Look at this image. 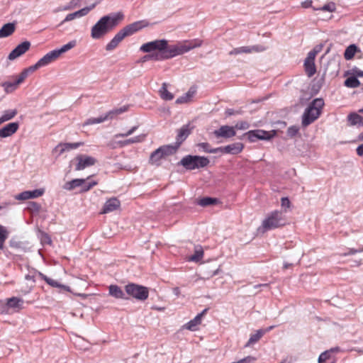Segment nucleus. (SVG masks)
I'll list each match as a JSON object with an SVG mask.
<instances>
[{"label": "nucleus", "instance_id": "13d9d810", "mask_svg": "<svg viewBox=\"0 0 363 363\" xmlns=\"http://www.w3.org/2000/svg\"><path fill=\"white\" fill-rule=\"evenodd\" d=\"M281 205L282 208H289L291 206V202L287 197H283L281 199Z\"/></svg>", "mask_w": 363, "mask_h": 363}, {"label": "nucleus", "instance_id": "c85d7f7f", "mask_svg": "<svg viewBox=\"0 0 363 363\" xmlns=\"http://www.w3.org/2000/svg\"><path fill=\"white\" fill-rule=\"evenodd\" d=\"M36 70L34 65L30 66L29 67L24 69L17 77H16V81L19 85L22 84L24 80L28 77V75Z\"/></svg>", "mask_w": 363, "mask_h": 363}, {"label": "nucleus", "instance_id": "473e14b6", "mask_svg": "<svg viewBox=\"0 0 363 363\" xmlns=\"http://www.w3.org/2000/svg\"><path fill=\"white\" fill-rule=\"evenodd\" d=\"M265 334V331L263 329H259L255 332V333L252 334L245 345V347H250L257 342H258L260 338Z\"/></svg>", "mask_w": 363, "mask_h": 363}, {"label": "nucleus", "instance_id": "09e8293b", "mask_svg": "<svg viewBox=\"0 0 363 363\" xmlns=\"http://www.w3.org/2000/svg\"><path fill=\"white\" fill-rule=\"evenodd\" d=\"M146 43H144L143 44L140 48V50L143 52H145V53H148L149 55H145L144 57H143V61H146V60H152V61H163L164 60H155L152 57V55H154L155 54L157 53V50H152V51H150V52H146V51H144V50H143V47L146 45Z\"/></svg>", "mask_w": 363, "mask_h": 363}, {"label": "nucleus", "instance_id": "423d86ee", "mask_svg": "<svg viewBox=\"0 0 363 363\" xmlns=\"http://www.w3.org/2000/svg\"><path fill=\"white\" fill-rule=\"evenodd\" d=\"M177 146L172 145H163L155 150L150 157V162L154 165H160V160L166 156L176 152Z\"/></svg>", "mask_w": 363, "mask_h": 363}, {"label": "nucleus", "instance_id": "69168bd1", "mask_svg": "<svg viewBox=\"0 0 363 363\" xmlns=\"http://www.w3.org/2000/svg\"><path fill=\"white\" fill-rule=\"evenodd\" d=\"M356 151H357V154L359 155V156H363V144L359 145L357 149H356Z\"/></svg>", "mask_w": 363, "mask_h": 363}, {"label": "nucleus", "instance_id": "0e129e2a", "mask_svg": "<svg viewBox=\"0 0 363 363\" xmlns=\"http://www.w3.org/2000/svg\"><path fill=\"white\" fill-rule=\"evenodd\" d=\"M353 74H354V77H363V71L362 70H360L358 69H354Z\"/></svg>", "mask_w": 363, "mask_h": 363}, {"label": "nucleus", "instance_id": "4be33fe9", "mask_svg": "<svg viewBox=\"0 0 363 363\" xmlns=\"http://www.w3.org/2000/svg\"><path fill=\"white\" fill-rule=\"evenodd\" d=\"M208 309L205 308L201 313H199L194 319L189 321L185 328L189 330L195 331L197 327L201 323L203 315L207 312Z\"/></svg>", "mask_w": 363, "mask_h": 363}, {"label": "nucleus", "instance_id": "6ab92c4d", "mask_svg": "<svg viewBox=\"0 0 363 363\" xmlns=\"http://www.w3.org/2000/svg\"><path fill=\"white\" fill-rule=\"evenodd\" d=\"M19 124L17 122L10 123L0 128V138H7L14 134L18 129Z\"/></svg>", "mask_w": 363, "mask_h": 363}, {"label": "nucleus", "instance_id": "cd10ccee", "mask_svg": "<svg viewBox=\"0 0 363 363\" xmlns=\"http://www.w3.org/2000/svg\"><path fill=\"white\" fill-rule=\"evenodd\" d=\"M17 113L18 111L16 108L4 111L1 116H0V125L13 119L17 115Z\"/></svg>", "mask_w": 363, "mask_h": 363}, {"label": "nucleus", "instance_id": "c756f323", "mask_svg": "<svg viewBox=\"0 0 363 363\" xmlns=\"http://www.w3.org/2000/svg\"><path fill=\"white\" fill-rule=\"evenodd\" d=\"M145 138H146L145 134H141V135H137L135 137L127 139L125 140L120 141V142H118V144L120 145V146L124 147V146H127V145H129L133 144V143H142L145 140Z\"/></svg>", "mask_w": 363, "mask_h": 363}, {"label": "nucleus", "instance_id": "a19ab883", "mask_svg": "<svg viewBox=\"0 0 363 363\" xmlns=\"http://www.w3.org/2000/svg\"><path fill=\"white\" fill-rule=\"evenodd\" d=\"M76 41L75 40H72L70 42H69L68 43L62 45L60 48L59 49H55V50L57 51V52L58 53V55L60 56L62 54L69 51V50L72 49L73 48H74L76 46Z\"/></svg>", "mask_w": 363, "mask_h": 363}, {"label": "nucleus", "instance_id": "052dcab7", "mask_svg": "<svg viewBox=\"0 0 363 363\" xmlns=\"http://www.w3.org/2000/svg\"><path fill=\"white\" fill-rule=\"evenodd\" d=\"M242 113L241 111H235L232 108H228L225 111V114L228 116L235 115V114H240Z\"/></svg>", "mask_w": 363, "mask_h": 363}, {"label": "nucleus", "instance_id": "8fccbe9b", "mask_svg": "<svg viewBox=\"0 0 363 363\" xmlns=\"http://www.w3.org/2000/svg\"><path fill=\"white\" fill-rule=\"evenodd\" d=\"M89 179L88 177L86 179H85V184H82V191L85 192L91 189L93 186L97 184L96 182H87V180Z\"/></svg>", "mask_w": 363, "mask_h": 363}, {"label": "nucleus", "instance_id": "ea45409f", "mask_svg": "<svg viewBox=\"0 0 363 363\" xmlns=\"http://www.w3.org/2000/svg\"><path fill=\"white\" fill-rule=\"evenodd\" d=\"M218 203V200L211 197H203L199 199L197 203L201 206H208L216 204Z\"/></svg>", "mask_w": 363, "mask_h": 363}, {"label": "nucleus", "instance_id": "bb28decb", "mask_svg": "<svg viewBox=\"0 0 363 363\" xmlns=\"http://www.w3.org/2000/svg\"><path fill=\"white\" fill-rule=\"evenodd\" d=\"M267 47L262 45H256L252 46H242L240 47V54L242 53H252V52H260L265 51Z\"/></svg>", "mask_w": 363, "mask_h": 363}, {"label": "nucleus", "instance_id": "7c9ffc66", "mask_svg": "<svg viewBox=\"0 0 363 363\" xmlns=\"http://www.w3.org/2000/svg\"><path fill=\"white\" fill-rule=\"evenodd\" d=\"M85 184L84 179H74L72 181L66 182L63 188L66 190L71 191L76 187H82V184Z\"/></svg>", "mask_w": 363, "mask_h": 363}, {"label": "nucleus", "instance_id": "2f4dec72", "mask_svg": "<svg viewBox=\"0 0 363 363\" xmlns=\"http://www.w3.org/2000/svg\"><path fill=\"white\" fill-rule=\"evenodd\" d=\"M350 125L363 126V117L357 113H351L347 116Z\"/></svg>", "mask_w": 363, "mask_h": 363}, {"label": "nucleus", "instance_id": "39448f33", "mask_svg": "<svg viewBox=\"0 0 363 363\" xmlns=\"http://www.w3.org/2000/svg\"><path fill=\"white\" fill-rule=\"evenodd\" d=\"M208 163L209 160L207 157L196 155H186L180 161V164L189 170L204 167Z\"/></svg>", "mask_w": 363, "mask_h": 363}, {"label": "nucleus", "instance_id": "e433bc0d", "mask_svg": "<svg viewBox=\"0 0 363 363\" xmlns=\"http://www.w3.org/2000/svg\"><path fill=\"white\" fill-rule=\"evenodd\" d=\"M108 119V118L107 114L106 113L104 116H101L98 118H90L87 119L84 123L83 125L85 126V125H90L101 123H103V122L107 121Z\"/></svg>", "mask_w": 363, "mask_h": 363}, {"label": "nucleus", "instance_id": "79ce46f5", "mask_svg": "<svg viewBox=\"0 0 363 363\" xmlns=\"http://www.w3.org/2000/svg\"><path fill=\"white\" fill-rule=\"evenodd\" d=\"M344 84L349 88H357L360 85V82L356 77H350L345 81Z\"/></svg>", "mask_w": 363, "mask_h": 363}, {"label": "nucleus", "instance_id": "680f3d73", "mask_svg": "<svg viewBox=\"0 0 363 363\" xmlns=\"http://www.w3.org/2000/svg\"><path fill=\"white\" fill-rule=\"evenodd\" d=\"M74 8H75V7L74 6V5H73V4H72L69 2V4H67V5L65 6H63V7H62V8H59V9H57V11H69V10H71V9H74Z\"/></svg>", "mask_w": 363, "mask_h": 363}, {"label": "nucleus", "instance_id": "338daca9", "mask_svg": "<svg viewBox=\"0 0 363 363\" xmlns=\"http://www.w3.org/2000/svg\"><path fill=\"white\" fill-rule=\"evenodd\" d=\"M312 1L311 0H307V1H305L302 3V6L304 8H309V7H311L312 6Z\"/></svg>", "mask_w": 363, "mask_h": 363}, {"label": "nucleus", "instance_id": "864d4df0", "mask_svg": "<svg viewBox=\"0 0 363 363\" xmlns=\"http://www.w3.org/2000/svg\"><path fill=\"white\" fill-rule=\"evenodd\" d=\"M233 127L235 128V130H247L250 128V124L247 121H240Z\"/></svg>", "mask_w": 363, "mask_h": 363}, {"label": "nucleus", "instance_id": "6e6d98bb", "mask_svg": "<svg viewBox=\"0 0 363 363\" xmlns=\"http://www.w3.org/2000/svg\"><path fill=\"white\" fill-rule=\"evenodd\" d=\"M257 360V358L252 356H247L238 362H235L233 363H255Z\"/></svg>", "mask_w": 363, "mask_h": 363}, {"label": "nucleus", "instance_id": "4468645a", "mask_svg": "<svg viewBox=\"0 0 363 363\" xmlns=\"http://www.w3.org/2000/svg\"><path fill=\"white\" fill-rule=\"evenodd\" d=\"M94 6H95V4H92L90 6L84 7V8H83L79 11H77L74 13L67 14L66 16V17L65 18V19L60 23V25H62L63 23H66V22L71 21L74 19L79 18L86 16L89 13V11L94 8Z\"/></svg>", "mask_w": 363, "mask_h": 363}, {"label": "nucleus", "instance_id": "c03bdc74", "mask_svg": "<svg viewBox=\"0 0 363 363\" xmlns=\"http://www.w3.org/2000/svg\"><path fill=\"white\" fill-rule=\"evenodd\" d=\"M128 106H122L121 108H115V109H113L110 111H108L106 114H107V116H108V119H112L113 118L116 116L117 115H119V114H121L125 111H127L128 110Z\"/></svg>", "mask_w": 363, "mask_h": 363}, {"label": "nucleus", "instance_id": "1a4fd4ad", "mask_svg": "<svg viewBox=\"0 0 363 363\" xmlns=\"http://www.w3.org/2000/svg\"><path fill=\"white\" fill-rule=\"evenodd\" d=\"M277 135V131L274 130L267 131L262 129H257L250 130L245 133L247 139L251 143H255L257 140H269Z\"/></svg>", "mask_w": 363, "mask_h": 363}, {"label": "nucleus", "instance_id": "2eb2a0df", "mask_svg": "<svg viewBox=\"0 0 363 363\" xmlns=\"http://www.w3.org/2000/svg\"><path fill=\"white\" fill-rule=\"evenodd\" d=\"M45 193L44 189H38L33 191H25L15 196V199L20 201L35 199L43 196Z\"/></svg>", "mask_w": 363, "mask_h": 363}, {"label": "nucleus", "instance_id": "dca6fc26", "mask_svg": "<svg viewBox=\"0 0 363 363\" xmlns=\"http://www.w3.org/2000/svg\"><path fill=\"white\" fill-rule=\"evenodd\" d=\"M244 145L241 143H234L225 147H218V152L237 155L242 151Z\"/></svg>", "mask_w": 363, "mask_h": 363}, {"label": "nucleus", "instance_id": "6e6552de", "mask_svg": "<svg viewBox=\"0 0 363 363\" xmlns=\"http://www.w3.org/2000/svg\"><path fill=\"white\" fill-rule=\"evenodd\" d=\"M23 300L18 297L6 299V303L0 301V312L4 314H11L19 311L23 306Z\"/></svg>", "mask_w": 363, "mask_h": 363}, {"label": "nucleus", "instance_id": "a18cd8bd", "mask_svg": "<svg viewBox=\"0 0 363 363\" xmlns=\"http://www.w3.org/2000/svg\"><path fill=\"white\" fill-rule=\"evenodd\" d=\"M304 67L308 77H312L316 72L315 62L305 61Z\"/></svg>", "mask_w": 363, "mask_h": 363}, {"label": "nucleus", "instance_id": "603ef678", "mask_svg": "<svg viewBox=\"0 0 363 363\" xmlns=\"http://www.w3.org/2000/svg\"><path fill=\"white\" fill-rule=\"evenodd\" d=\"M137 129H138V126H133L130 130H128L127 132H125L124 133H118V134L115 135L114 137L116 138L128 137V136L132 135Z\"/></svg>", "mask_w": 363, "mask_h": 363}, {"label": "nucleus", "instance_id": "f8f14e48", "mask_svg": "<svg viewBox=\"0 0 363 363\" xmlns=\"http://www.w3.org/2000/svg\"><path fill=\"white\" fill-rule=\"evenodd\" d=\"M75 160L77 162L75 169L77 171L82 170L88 167L94 165L96 160L94 157L84 155H79L76 157Z\"/></svg>", "mask_w": 363, "mask_h": 363}, {"label": "nucleus", "instance_id": "58836bf2", "mask_svg": "<svg viewBox=\"0 0 363 363\" xmlns=\"http://www.w3.org/2000/svg\"><path fill=\"white\" fill-rule=\"evenodd\" d=\"M358 50V48L354 45H349L344 53V57L347 60H350L353 58L356 52Z\"/></svg>", "mask_w": 363, "mask_h": 363}, {"label": "nucleus", "instance_id": "f3484780", "mask_svg": "<svg viewBox=\"0 0 363 363\" xmlns=\"http://www.w3.org/2000/svg\"><path fill=\"white\" fill-rule=\"evenodd\" d=\"M216 138H229L234 137L236 135L235 128L229 125H222L218 130L213 132Z\"/></svg>", "mask_w": 363, "mask_h": 363}, {"label": "nucleus", "instance_id": "393cba45", "mask_svg": "<svg viewBox=\"0 0 363 363\" xmlns=\"http://www.w3.org/2000/svg\"><path fill=\"white\" fill-rule=\"evenodd\" d=\"M16 30L15 23H8L0 28V38H7L11 35Z\"/></svg>", "mask_w": 363, "mask_h": 363}, {"label": "nucleus", "instance_id": "f257e3e1", "mask_svg": "<svg viewBox=\"0 0 363 363\" xmlns=\"http://www.w3.org/2000/svg\"><path fill=\"white\" fill-rule=\"evenodd\" d=\"M203 41L196 38L179 41L176 44L169 45L165 39L155 40L147 42L143 47L146 52L157 50V53L152 56L155 60H169L178 55H182L190 50L199 48L202 45Z\"/></svg>", "mask_w": 363, "mask_h": 363}, {"label": "nucleus", "instance_id": "774afa93", "mask_svg": "<svg viewBox=\"0 0 363 363\" xmlns=\"http://www.w3.org/2000/svg\"><path fill=\"white\" fill-rule=\"evenodd\" d=\"M239 54H240V48H234L229 52V55H235Z\"/></svg>", "mask_w": 363, "mask_h": 363}, {"label": "nucleus", "instance_id": "9d476101", "mask_svg": "<svg viewBox=\"0 0 363 363\" xmlns=\"http://www.w3.org/2000/svg\"><path fill=\"white\" fill-rule=\"evenodd\" d=\"M149 25L150 23L147 20H141L130 23L121 30L125 36H129L139 31L140 30L149 26Z\"/></svg>", "mask_w": 363, "mask_h": 363}, {"label": "nucleus", "instance_id": "bf43d9fd", "mask_svg": "<svg viewBox=\"0 0 363 363\" xmlns=\"http://www.w3.org/2000/svg\"><path fill=\"white\" fill-rule=\"evenodd\" d=\"M221 271L220 266H219L216 270L213 271L212 272H209L207 274V279L211 278L220 273Z\"/></svg>", "mask_w": 363, "mask_h": 363}, {"label": "nucleus", "instance_id": "e2e57ef3", "mask_svg": "<svg viewBox=\"0 0 363 363\" xmlns=\"http://www.w3.org/2000/svg\"><path fill=\"white\" fill-rule=\"evenodd\" d=\"M38 272H35L33 274H29L26 276V279L29 281H35V278L36 276H38Z\"/></svg>", "mask_w": 363, "mask_h": 363}, {"label": "nucleus", "instance_id": "49530a36", "mask_svg": "<svg viewBox=\"0 0 363 363\" xmlns=\"http://www.w3.org/2000/svg\"><path fill=\"white\" fill-rule=\"evenodd\" d=\"M336 9V6L334 2H329L325 4L323 6L320 8H313L314 11H329L334 12Z\"/></svg>", "mask_w": 363, "mask_h": 363}, {"label": "nucleus", "instance_id": "5701e85b", "mask_svg": "<svg viewBox=\"0 0 363 363\" xmlns=\"http://www.w3.org/2000/svg\"><path fill=\"white\" fill-rule=\"evenodd\" d=\"M126 36L121 30L119 32H118L115 36L113 38V39L106 45V50L107 51H111L114 50L118 44L125 38Z\"/></svg>", "mask_w": 363, "mask_h": 363}, {"label": "nucleus", "instance_id": "5fc2aeb1", "mask_svg": "<svg viewBox=\"0 0 363 363\" xmlns=\"http://www.w3.org/2000/svg\"><path fill=\"white\" fill-rule=\"evenodd\" d=\"M318 52H319V50H316V49H314V50L310 51L308 53L307 57L306 58L305 61L314 62L315 56Z\"/></svg>", "mask_w": 363, "mask_h": 363}, {"label": "nucleus", "instance_id": "20e7f679", "mask_svg": "<svg viewBox=\"0 0 363 363\" xmlns=\"http://www.w3.org/2000/svg\"><path fill=\"white\" fill-rule=\"evenodd\" d=\"M323 106L324 101L323 99H315L303 114L302 125L306 127L315 121L320 116Z\"/></svg>", "mask_w": 363, "mask_h": 363}, {"label": "nucleus", "instance_id": "c9c22d12", "mask_svg": "<svg viewBox=\"0 0 363 363\" xmlns=\"http://www.w3.org/2000/svg\"><path fill=\"white\" fill-rule=\"evenodd\" d=\"M160 94L161 98L165 101H170L174 99V95L167 90L166 83L162 84L160 89Z\"/></svg>", "mask_w": 363, "mask_h": 363}, {"label": "nucleus", "instance_id": "412c9836", "mask_svg": "<svg viewBox=\"0 0 363 363\" xmlns=\"http://www.w3.org/2000/svg\"><path fill=\"white\" fill-rule=\"evenodd\" d=\"M120 201L116 198H111L104 203L101 213H108L118 209L120 207Z\"/></svg>", "mask_w": 363, "mask_h": 363}, {"label": "nucleus", "instance_id": "f704fd0d", "mask_svg": "<svg viewBox=\"0 0 363 363\" xmlns=\"http://www.w3.org/2000/svg\"><path fill=\"white\" fill-rule=\"evenodd\" d=\"M203 257V250L201 246H197L195 247V251L194 255L190 256L188 258V260L190 262H198L202 259Z\"/></svg>", "mask_w": 363, "mask_h": 363}, {"label": "nucleus", "instance_id": "3c124183", "mask_svg": "<svg viewBox=\"0 0 363 363\" xmlns=\"http://www.w3.org/2000/svg\"><path fill=\"white\" fill-rule=\"evenodd\" d=\"M330 358V351H325L322 352L318 357V363H324Z\"/></svg>", "mask_w": 363, "mask_h": 363}, {"label": "nucleus", "instance_id": "4d7b16f0", "mask_svg": "<svg viewBox=\"0 0 363 363\" xmlns=\"http://www.w3.org/2000/svg\"><path fill=\"white\" fill-rule=\"evenodd\" d=\"M298 130L299 128L296 125L290 126L287 129V135L290 137H294L298 133Z\"/></svg>", "mask_w": 363, "mask_h": 363}, {"label": "nucleus", "instance_id": "b1692460", "mask_svg": "<svg viewBox=\"0 0 363 363\" xmlns=\"http://www.w3.org/2000/svg\"><path fill=\"white\" fill-rule=\"evenodd\" d=\"M108 292H109L110 296H111L116 298H120V299H124V300H126L128 298L125 296V294L123 292V291L121 289V288L117 285H110L108 287Z\"/></svg>", "mask_w": 363, "mask_h": 363}, {"label": "nucleus", "instance_id": "72a5a7b5", "mask_svg": "<svg viewBox=\"0 0 363 363\" xmlns=\"http://www.w3.org/2000/svg\"><path fill=\"white\" fill-rule=\"evenodd\" d=\"M1 86L4 88L6 93L10 94L16 91L19 84H17V82L15 80L14 82H4L1 83Z\"/></svg>", "mask_w": 363, "mask_h": 363}, {"label": "nucleus", "instance_id": "4c0bfd02", "mask_svg": "<svg viewBox=\"0 0 363 363\" xmlns=\"http://www.w3.org/2000/svg\"><path fill=\"white\" fill-rule=\"evenodd\" d=\"M9 232L7 228L0 225V250H3L4 247V242L6 240L9 238Z\"/></svg>", "mask_w": 363, "mask_h": 363}, {"label": "nucleus", "instance_id": "37998d69", "mask_svg": "<svg viewBox=\"0 0 363 363\" xmlns=\"http://www.w3.org/2000/svg\"><path fill=\"white\" fill-rule=\"evenodd\" d=\"M38 277L41 279H44L49 285L53 287H57V288H65V286L59 284L57 281L52 279L50 278L47 277L43 274L38 272Z\"/></svg>", "mask_w": 363, "mask_h": 363}, {"label": "nucleus", "instance_id": "ddd939ff", "mask_svg": "<svg viewBox=\"0 0 363 363\" xmlns=\"http://www.w3.org/2000/svg\"><path fill=\"white\" fill-rule=\"evenodd\" d=\"M30 47V43L24 41L18 45L9 55L8 58L10 60H14L26 53Z\"/></svg>", "mask_w": 363, "mask_h": 363}, {"label": "nucleus", "instance_id": "a211bd4d", "mask_svg": "<svg viewBox=\"0 0 363 363\" xmlns=\"http://www.w3.org/2000/svg\"><path fill=\"white\" fill-rule=\"evenodd\" d=\"M191 128L189 124H186L183 125L179 130L177 135V141L175 145H172L173 146H177V148L180 146V145L186 139V138L191 133Z\"/></svg>", "mask_w": 363, "mask_h": 363}, {"label": "nucleus", "instance_id": "aec40b11", "mask_svg": "<svg viewBox=\"0 0 363 363\" xmlns=\"http://www.w3.org/2000/svg\"><path fill=\"white\" fill-rule=\"evenodd\" d=\"M83 145L82 142L62 143L57 145L54 151L57 152L58 155H62L65 151L77 149Z\"/></svg>", "mask_w": 363, "mask_h": 363}, {"label": "nucleus", "instance_id": "9b49d317", "mask_svg": "<svg viewBox=\"0 0 363 363\" xmlns=\"http://www.w3.org/2000/svg\"><path fill=\"white\" fill-rule=\"evenodd\" d=\"M60 57L55 50H51L40 58L35 65L36 69L48 66Z\"/></svg>", "mask_w": 363, "mask_h": 363}, {"label": "nucleus", "instance_id": "7ed1b4c3", "mask_svg": "<svg viewBox=\"0 0 363 363\" xmlns=\"http://www.w3.org/2000/svg\"><path fill=\"white\" fill-rule=\"evenodd\" d=\"M286 224V217L283 211H274L268 213L257 228L259 233L281 228Z\"/></svg>", "mask_w": 363, "mask_h": 363}, {"label": "nucleus", "instance_id": "de8ad7c7", "mask_svg": "<svg viewBox=\"0 0 363 363\" xmlns=\"http://www.w3.org/2000/svg\"><path fill=\"white\" fill-rule=\"evenodd\" d=\"M198 146L203 150L205 152L208 153H218V150L216 148H211L210 145L208 143H201L198 144Z\"/></svg>", "mask_w": 363, "mask_h": 363}, {"label": "nucleus", "instance_id": "a878e982", "mask_svg": "<svg viewBox=\"0 0 363 363\" xmlns=\"http://www.w3.org/2000/svg\"><path fill=\"white\" fill-rule=\"evenodd\" d=\"M196 94L194 88H190L186 93L177 99L176 103L178 104H187L192 101Z\"/></svg>", "mask_w": 363, "mask_h": 363}, {"label": "nucleus", "instance_id": "0eeeda50", "mask_svg": "<svg viewBox=\"0 0 363 363\" xmlns=\"http://www.w3.org/2000/svg\"><path fill=\"white\" fill-rule=\"evenodd\" d=\"M125 291L126 294L139 301H145L149 296L147 287L133 283L125 285Z\"/></svg>", "mask_w": 363, "mask_h": 363}, {"label": "nucleus", "instance_id": "f03ea898", "mask_svg": "<svg viewBox=\"0 0 363 363\" xmlns=\"http://www.w3.org/2000/svg\"><path fill=\"white\" fill-rule=\"evenodd\" d=\"M123 18L121 13L107 15L101 17L91 28V37L93 39H100L114 28Z\"/></svg>", "mask_w": 363, "mask_h": 363}]
</instances>
